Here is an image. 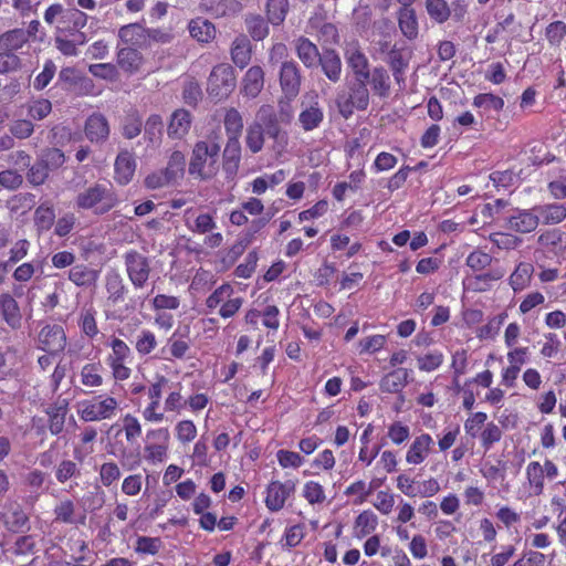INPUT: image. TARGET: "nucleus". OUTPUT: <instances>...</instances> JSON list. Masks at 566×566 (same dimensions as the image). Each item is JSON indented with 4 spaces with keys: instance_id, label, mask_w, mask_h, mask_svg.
Here are the masks:
<instances>
[{
    "instance_id": "1",
    "label": "nucleus",
    "mask_w": 566,
    "mask_h": 566,
    "mask_svg": "<svg viewBox=\"0 0 566 566\" xmlns=\"http://www.w3.org/2000/svg\"><path fill=\"white\" fill-rule=\"evenodd\" d=\"M46 24L54 27V34L83 33L87 24L86 13L76 8H64L61 3H52L43 14Z\"/></svg>"
},
{
    "instance_id": "2",
    "label": "nucleus",
    "mask_w": 566,
    "mask_h": 566,
    "mask_svg": "<svg viewBox=\"0 0 566 566\" xmlns=\"http://www.w3.org/2000/svg\"><path fill=\"white\" fill-rule=\"evenodd\" d=\"M118 202L117 196L111 185L95 182L75 198L77 209L92 210L95 214H104Z\"/></svg>"
},
{
    "instance_id": "3",
    "label": "nucleus",
    "mask_w": 566,
    "mask_h": 566,
    "mask_svg": "<svg viewBox=\"0 0 566 566\" xmlns=\"http://www.w3.org/2000/svg\"><path fill=\"white\" fill-rule=\"evenodd\" d=\"M220 146L213 140L196 143L189 163V174L200 179L213 177L219 169Z\"/></svg>"
},
{
    "instance_id": "4",
    "label": "nucleus",
    "mask_w": 566,
    "mask_h": 566,
    "mask_svg": "<svg viewBox=\"0 0 566 566\" xmlns=\"http://www.w3.org/2000/svg\"><path fill=\"white\" fill-rule=\"evenodd\" d=\"M75 409L84 422H98L113 419L119 410V402L115 397L103 394L78 401Z\"/></svg>"
},
{
    "instance_id": "5",
    "label": "nucleus",
    "mask_w": 566,
    "mask_h": 566,
    "mask_svg": "<svg viewBox=\"0 0 566 566\" xmlns=\"http://www.w3.org/2000/svg\"><path fill=\"white\" fill-rule=\"evenodd\" d=\"M108 347L111 353L106 356L105 361L112 371L113 378L119 381L127 380L132 375V369L127 365L132 356L129 346L123 339L113 337Z\"/></svg>"
},
{
    "instance_id": "6",
    "label": "nucleus",
    "mask_w": 566,
    "mask_h": 566,
    "mask_svg": "<svg viewBox=\"0 0 566 566\" xmlns=\"http://www.w3.org/2000/svg\"><path fill=\"white\" fill-rule=\"evenodd\" d=\"M170 433L168 428L159 427L147 430L144 446V459L148 463H163L168 458Z\"/></svg>"
},
{
    "instance_id": "7",
    "label": "nucleus",
    "mask_w": 566,
    "mask_h": 566,
    "mask_svg": "<svg viewBox=\"0 0 566 566\" xmlns=\"http://www.w3.org/2000/svg\"><path fill=\"white\" fill-rule=\"evenodd\" d=\"M367 80H356L350 85L349 94H338L336 105L339 114L344 118H349L355 109L365 111L369 105V92L366 84Z\"/></svg>"
},
{
    "instance_id": "8",
    "label": "nucleus",
    "mask_w": 566,
    "mask_h": 566,
    "mask_svg": "<svg viewBox=\"0 0 566 566\" xmlns=\"http://www.w3.org/2000/svg\"><path fill=\"white\" fill-rule=\"evenodd\" d=\"M235 83L233 67L229 64H219L210 73L207 91L210 96L221 101L231 94Z\"/></svg>"
},
{
    "instance_id": "9",
    "label": "nucleus",
    "mask_w": 566,
    "mask_h": 566,
    "mask_svg": "<svg viewBox=\"0 0 566 566\" xmlns=\"http://www.w3.org/2000/svg\"><path fill=\"white\" fill-rule=\"evenodd\" d=\"M295 489V481L287 480L281 482L279 480H272L265 488V507L273 513L283 510L286 501L294 495Z\"/></svg>"
},
{
    "instance_id": "10",
    "label": "nucleus",
    "mask_w": 566,
    "mask_h": 566,
    "mask_svg": "<svg viewBox=\"0 0 566 566\" xmlns=\"http://www.w3.org/2000/svg\"><path fill=\"white\" fill-rule=\"evenodd\" d=\"M124 261L128 279L135 289L145 286L150 274V264L147 256L129 250L124 254Z\"/></svg>"
},
{
    "instance_id": "11",
    "label": "nucleus",
    "mask_w": 566,
    "mask_h": 566,
    "mask_svg": "<svg viewBox=\"0 0 566 566\" xmlns=\"http://www.w3.org/2000/svg\"><path fill=\"white\" fill-rule=\"evenodd\" d=\"M224 128L229 137V144L226 154L234 161L237 166L240 160L239 136L243 128V118L237 108H229L224 114Z\"/></svg>"
},
{
    "instance_id": "12",
    "label": "nucleus",
    "mask_w": 566,
    "mask_h": 566,
    "mask_svg": "<svg viewBox=\"0 0 566 566\" xmlns=\"http://www.w3.org/2000/svg\"><path fill=\"white\" fill-rule=\"evenodd\" d=\"M36 346L49 354L63 352L66 346L64 328L57 324L44 325L38 334Z\"/></svg>"
},
{
    "instance_id": "13",
    "label": "nucleus",
    "mask_w": 566,
    "mask_h": 566,
    "mask_svg": "<svg viewBox=\"0 0 566 566\" xmlns=\"http://www.w3.org/2000/svg\"><path fill=\"white\" fill-rule=\"evenodd\" d=\"M345 60L347 65L352 69L356 80H368L369 77V63L367 56L361 51L358 42H348L345 46Z\"/></svg>"
},
{
    "instance_id": "14",
    "label": "nucleus",
    "mask_w": 566,
    "mask_h": 566,
    "mask_svg": "<svg viewBox=\"0 0 566 566\" xmlns=\"http://www.w3.org/2000/svg\"><path fill=\"white\" fill-rule=\"evenodd\" d=\"M84 133L91 143H104L111 133L107 118L101 113H93L85 122Z\"/></svg>"
},
{
    "instance_id": "15",
    "label": "nucleus",
    "mask_w": 566,
    "mask_h": 566,
    "mask_svg": "<svg viewBox=\"0 0 566 566\" xmlns=\"http://www.w3.org/2000/svg\"><path fill=\"white\" fill-rule=\"evenodd\" d=\"M434 444L429 433L417 436L406 452V462L411 465H419L428 458Z\"/></svg>"
},
{
    "instance_id": "16",
    "label": "nucleus",
    "mask_w": 566,
    "mask_h": 566,
    "mask_svg": "<svg viewBox=\"0 0 566 566\" xmlns=\"http://www.w3.org/2000/svg\"><path fill=\"white\" fill-rule=\"evenodd\" d=\"M280 84L282 91L287 97H294L298 94L301 76L295 62L285 61L282 63L280 71Z\"/></svg>"
},
{
    "instance_id": "17",
    "label": "nucleus",
    "mask_w": 566,
    "mask_h": 566,
    "mask_svg": "<svg viewBox=\"0 0 566 566\" xmlns=\"http://www.w3.org/2000/svg\"><path fill=\"white\" fill-rule=\"evenodd\" d=\"M1 521L7 530L18 532L25 526L28 516L18 502H8L3 506Z\"/></svg>"
},
{
    "instance_id": "18",
    "label": "nucleus",
    "mask_w": 566,
    "mask_h": 566,
    "mask_svg": "<svg viewBox=\"0 0 566 566\" xmlns=\"http://www.w3.org/2000/svg\"><path fill=\"white\" fill-rule=\"evenodd\" d=\"M324 119V112L318 101L302 103V111L298 114V123L305 132H311L319 127Z\"/></svg>"
},
{
    "instance_id": "19",
    "label": "nucleus",
    "mask_w": 566,
    "mask_h": 566,
    "mask_svg": "<svg viewBox=\"0 0 566 566\" xmlns=\"http://www.w3.org/2000/svg\"><path fill=\"white\" fill-rule=\"evenodd\" d=\"M115 180L119 185H127L132 181L135 170L136 160L133 153L128 150H122L115 160Z\"/></svg>"
},
{
    "instance_id": "20",
    "label": "nucleus",
    "mask_w": 566,
    "mask_h": 566,
    "mask_svg": "<svg viewBox=\"0 0 566 566\" xmlns=\"http://www.w3.org/2000/svg\"><path fill=\"white\" fill-rule=\"evenodd\" d=\"M264 86V72L261 66H251L242 78L241 93L244 96L254 98Z\"/></svg>"
},
{
    "instance_id": "21",
    "label": "nucleus",
    "mask_w": 566,
    "mask_h": 566,
    "mask_svg": "<svg viewBox=\"0 0 566 566\" xmlns=\"http://www.w3.org/2000/svg\"><path fill=\"white\" fill-rule=\"evenodd\" d=\"M77 326L83 335L93 339L99 334L97 311L93 305H84L77 313Z\"/></svg>"
},
{
    "instance_id": "22",
    "label": "nucleus",
    "mask_w": 566,
    "mask_h": 566,
    "mask_svg": "<svg viewBox=\"0 0 566 566\" xmlns=\"http://www.w3.org/2000/svg\"><path fill=\"white\" fill-rule=\"evenodd\" d=\"M185 222L187 228L197 234H208L217 229V222L212 214L202 212L193 216L190 209L185 213Z\"/></svg>"
},
{
    "instance_id": "23",
    "label": "nucleus",
    "mask_w": 566,
    "mask_h": 566,
    "mask_svg": "<svg viewBox=\"0 0 566 566\" xmlns=\"http://www.w3.org/2000/svg\"><path fill=\"white\" fill-rule=\"evenodd\" d=\"M0 314L11 328L17 329L21 326L22 315L20 307L9 293L0 294Z\"/></svg>"
},
{
    "instance_id": "24",
    "label": "nucleus",
    "mask_w": 566,
    "mask_h": 566,
    "mask_svg": "<svg viewBox=\"0 0 566 566\" xmlns=\"http://www.w3.org/2000/svg\"><path fill=\"white\" fill-rule=\"evenodd\" d=\"M538 217L532 210H520L516 214L511 216L507 220V227L511 230L521 232V233H530L534 231L538 226Z\"/></svg>"
},
{
    "instance_id": "25",
    "label": "nucleus",
    "mask_w": 566,
    "mask_h": 566,
    "mask_svg": "<svg viewBox=\"0 0 566 566\" xmlns=\"http://www.w3.org/2000/svg\"><path fill=\"white\" fill-rule=\"evenodd\" d=\"M87 42L85 33L54 34L55 48L65 56H76L78 46Z\"/></svg>"
},
{
    "instance_id": "26",
    "label": "nucleus",
    "mask_w": 566,
    "mask_h": 566,
    "mask_svg": "<svg viewBox=\"0 0 566 566\" xmlns=\"http://www.w3.org/2000/svg\"><path fill=\"white\" fill-rule=\"evenodd\" d=\"M527 490L531 495L538 496L544 492L545 472L538 461H531L525 469Z\"/></svg>"
},
{
    "instance_id": "27",
    "label": "nucleus",
    "mask_w": 566,
    "mask_h": 566,
    "mask_svg": "<svg viewBox=\"0 0 566 566\" xmlns=\"http://www.w3.org/2000/svg\"><path fill=\"white\" fill-rule=\"evenodd\" d=\"M539 245L555 255H560L566 250V233L559 229H552L538 237Z\"/></svg>"
},
{
    "instance_id": "28",
    "label": "nucleus",
    "mask_w": 566,
    "mask_h": 566,
    "mask_svg": "<svg viewBox=\"0 0 566 566\" xmlns=\"http://www.w3.org/2000/svg\"><path fill=\"white\" fill-rule=\"evenodd\" d=\"M117 63L126 73L135 74L142 70L144 57L134 48H123L117 53Z\"/></svg>"
},
{
    "instance_id": "29",
    "label": "nucleus",
    "mask_w": 566,
    "mask_h": 566,
    "mask_svg": "<svg viewBox=\"0 0 566 566\" xmlns=\"http://www.w3.org/2000/svg\"><path fill=\"white\" fill-rule=\"evenodd\" d=\"M191 126V116L190 113L186 109H177L172 113L169 125H168V136L171 138H182L186 136Z\"/></svg>"
},
{
    "instance_id": "30",
    "label": "nucleus",
    "mask_w": 566,
    "mask_h": 566,
    "mask_svg": "<svg viewBox=\"0 0 566 566\" xmlns=\"http://www.w3.org/2000/svg\"><path fill=\"white\" fill-rule=\"evenodd\" d=\"M295 50L298 59L306 67H313L318 64L321 57L319 51L307 38L300 36L296 39Z\"/></svg>"
},
{
    "instance_id": "31",
    "label": "nucleus",
    "mask_w": 566,
    "mask_h": 566,
    "mask_svg": "<svg viewBox=\"0 0 566 566\" xmlns=\"http://www.w3.org/2000/svg\"><path fill=\"white\" fill-rule=\"evenodd\" d=\"M538 222L557 224L566 218V207L560 203L542 205L534 208Z\"/></svg>"
},
{
    "instance_id": "32",
    "label": "nucleus",
    "mask_w": 566,
    "mask_h": 566,
    "mask_svg": "<svg viewBox=\"0 0 566 566\" xmlns=\"http://www.w3.org/2000/svg\"><path fill=\"white\" fill-rule=\"evenodd\" d=\"M53 513L55 521L65 524H77L85 521V515L77 514L74 502L69 499L60 501L55 505Z\"/></svg>"
},
{
    "instance_id": "33",
    "label": "nucleus",
    "mask_w": 566,
    "mask_h": 566,
    "mask_svg": "<svg viewBox=\"0 0 566 566\" xmlns=\"http://www.w3.org/2000/svg\"><path fill=\"white\" fill-rule=\"evenodd\" d=\"M504 276V271L501 269H493L483 274H478L469 277L465 282L467 289L474 292H485L491 289L492 282L499 281Z\"/></svg>"
},
{
    "instance_id": "34",
    "label": "nucleus",
    "mask_w": 566,
    "mask_h": 566,
    "mask_svg": "<svg viewBox=\"0 0 566 566\" xmlns=\"http://www.w3.org/2000/svg\"><path fill=\"white\" fill-rule=\"evenodd\" d=\"M244 143L252 154L262 151L265 144V129L261 123L254 120L248 125Z\"/></svg>"
},
{
    "instance_id": "35",
    "label": "nucleus",
    "mask_w": 566,
    "mask_h": 566,
    "mask_svg": "<svg viewBox=\"0 0 566 566\" xmlns=\"http://www.w3.org/2000/svg\"><path fill=\"white\" fill-rule=\"evenodd\" d=\"M322 65L324 74L332 82H338L342 74V61L339 55L334 50L324 51L318 60Z\"/></svg>"
},
{
    "instance_id": "36",
    "label": "nucleus",
    "mask_w": 566,
    "mask_h": 566,
    "mask_svg": "<svg viewBox=\"0 0 566 566\" xmlns=\"http://www.w3.org/2000/svg\"><path fill=\"white\" fill-rule=\"evenodd\" d=\"M190 35L201 43H209L216 36L214 25L207 19L196 18L188 25Z\"/></svg>"
},
{
    "instance_id": "37",
    "label": "nucleus",
    "mask_w": 566,
    "mask_h": 566,
    "mask_svg": "<svg viewBox=\"0 0 566 566\" xmlns=\"http://www.w3.org/2000/svg\"><path fill=\"white\" fill-rule=\"evenodd\" d=\"M378 526V517L371 510H365L357 515L354 522V535L364 538L370 535Z\"/></svg>"
},
{
    "instance_id": "38",
    "label": "nucleus",
    "mask_w": 566,
    "mask_h": 566,
    "mask_svg": "<svg viewBox=\"0 0 566 566\" xmlns=\"http://www.w3.org/2000/svg\"><path fill=\"white\" fill-rule=\"evenodd\" d=\"M409 371L397 368L387 374L380 381V389L385 392L396 394L401 391L408 382Z\"/></svg>"
},
{
    "instance_id": "39",
    "label": "nucleus",
    "mask_w": 566,
    "mask_h": 566,
    "mask_svg": "<svg viewBox=\"0 0 566 566\" xmlns=\"http://www.w3.org/2000/svg\"><path fill=\"white\" fill-rule=\"evenodd\" d=\"M105 287L108 294V301L117 304L124 301L126 286L123 277L116 271H111L105 276Z\"/></svg>"
},
{
    "instance_id": "40",
    "label": "nucleus",
    "mask_w": 566,
    "mask_h": 566,
    "mask_svg": "<svg viewBox=\"0 0 566 566\" xmlns=\"http://www.w3.org/2000/svg\"><path fill=\"white\" fill-rule=\"evenodd\" d=\"M55 210L51 202L41 203L34 211V226L39 233L49 231L54 224Z\"/></svg>"
},
{
    "instance_id": "41",
    "label": "nucleus",
    "mask_w": 566,
    "mask_h": 566,
    "mask_svg": "<svg viewBox=\"0 0 566 566\" xmlns=\"http://www.w3.org/2000/svg\"><path fill=\"white\" fill-rule=\"evenodd\" d=\"M369 84L374 93L380 97H386L390 92V77L384 67H375L369 71Z\"/></svg>"
},
{
    "instance_id": "42",
    "label": "nucleus",
    "mask_w": 566,
    "mask_h": 566,
    "mask_svg": "<svg viewBox=\"0 0 566 566\" xmlns=\"http://www.w3.org/2000/svg\"><path fill=\"white\" fill-rule=\"evenodd\" d=\"M28 42V33L23 29L9 30L0 35V49L14 52Z\"/></svg>"
},
{
    "instance_id": "43",
    "label": "nucleus",
    "mask_w": 566,
    "mask_h": 566,
    "mask_svg": "<svg viewBox=\"0 0 566 566\" xmlns=\"http://www.w3.org/2000/svg\"><path fill=\"white\" fill-rule=\"evenodd\" d=\"M147 29L138 23H132L124 25L118 31V36L122 42L133 45L140 46L144 44L146 39Z\"/></svg>"
},
{
    "instance_id": "44",
    "label": "nucleus",
    "mask_w": 566,
    "mask_h": 566,
    "mask_svg": "<svg viewBox=\"0 0 566 566\" xmlns=\"http://www.w3.org/2000/svg\"><path fill=\"white\" fill-rule=\"evenodd\" d=\"M233 63L240 69L245 67L251 60V45L245 36L237 38L231 48Z\"/></svg>"
},
{
    "instance_id": "45",
    "label": "nucleus",
    "mask_w": 566,
    "mask_h": 566,
    "mask_svg": "<svg viewBox=\"0 0 566 566\" xmlns=\"http://www.w3.org/2000/svg\"><path fill=\"white\" fill-rule=\"evenodd\" d=\"M69 280L77 286H90L97 280V272L84 264H77L70 269Z\"/></svg>"
},
{
    "instance_id": "46",
    "label": "nucleus",
    "mask_w": 566,
    "mask_h": 566,
    "mask_svg": "<svg viewBox=\"0 0 566 566\" xmlns=\"http://www.w3.org/2000/svg\"><path fill=\"white\" fill-rule=\"evenodd\" d=\"M174 433L177 439V441L182 444L187 446L195 441L198 429L195 422L190 419H182L176 422L174 427Z\"/></svg>"
},
{
    "instance_id": "47",
    "label": "nucleus",
    "mask_w": 566,
    "mask_h": 566,
    "mask_svg": "<svg viewBox=\"0 0 566 566\" xmlns=\"http://www.w3.org/2000/svg\"><path fill=\"white\" fill-rule=\"evenodd\" d=\"M399 27L402 33L412 39L418 33V22L412 8H401L398 15Z\"/></svg>"
},
{
    "instance_id": "48",
    "label": "nucleus",
    "mask_w": 566,
    "mask_h": 566,
    "mask_svg": "<svg viewBox=\"0 0 566 566\" xmlns=\"http://www.w3.org/2000/svg\"><path fill=\"white\" fill-rule=\"evenodd\" d=\"M102 365L99 363L85 364L80 373L81 382L86 387H99L103 385L101 375Z\"/></svg>"
},
{
    "instance_id": "49",
    "label": "nucleus",
    "mask_w": 566,
    "mask_h": 566,
    "mask_svg": "<svg viewBox=\"0 0 566 566\" xmlns=\"http://www.w3.org/2000/svg\"><path fill=\"white\" fill-rule=\"evenodd\" d=\"M533 266L530 263H520L515 271L510 276V285L512 289L517 292L524 290L530 281L532 275Z\"/></svg>"
},
{
    "instance_id": "50",
    "label": "nucleus",
    "mask_w": 566,
    "mask_h": 566,
    "mask_svg": "<svg viewBox=\"0 0 566 566\" xmlns=\"http://www.w3.org/2000/svg\"><path fill=\"white\" fill-rule=\"evenodd\" d=\"M504 99L492 93H480L474 96L472 105L483 111L501 112L504 108Z\"/></svg>"
},
{
    "instance_id": "51",
    "label": "nucleus",
    "mask_w": 566,
    "mask_h": 566,
    "mask_svg": "<svg viewBox=\"0 0 566 566\" xmlns=\"http://www.w3.org/2000/svg\"><path fill=\"white\" fill-rule=\"evenodd\" d=\"M302 496L311 505L323 504L326 501V494L323 485L313 480L304 483Z\"/></svg>"
},
{
    "instance_id": "52",
    "label": "nucleus",
    "mask_w": 566,
    "mask_h": 566,
    "mask_svg": "<svg viewBox=\"0 0 566 566\" xmlns=\"http://www.w3.org/2000/svg\"><path fill=\"white\" fill-rule=\"evenodd\" d=\"M289 11V0H268L266 14L273 25H280Z\"/></svg>"
},
{
    "instance_id": "53",
    "label": "nucleus",
    "mask_w": 566,
    "mask_h": 566,
    "mask_svg": "<svg viewBox=\"0 0 566 566\" xmlns=\"http://www.w3.org/2000/svg\"><path fill=\"white\" fill-rule=\"evenodd\" d=\"M185 166V155L179 150H175L171 153L167 167L164 169V171L171 179V181L175 182L184 176Z\"/></svg>"
},
{
    "instance_id": "54",
    "label": "nucleus",
    "mask_w": 566,
    "mask_h": 566,
    "mask_svg": "<svg viewBox=\"0 0 566 566\" xmlns=\"http://www.w3.org/2000/svg\"><path fill=\"white\" fill-rule=\"evenodd\" d=\"M426 9L429 17L438 23L446 22L451 14L446 0H426Z\"/></svg>"
},
{
    "instance_id": "55",
    "label": "nucleus",
    "mask_w": 566,
    "mask_h": 566,
    "mask_svg": "<svg viewBox=\"0 0 566 566\" xmlns=\"http://www.w3.org/2000/svg\"><path fill=\"white\" fill-rule=\"evenodd\" d=\"M233 294L234 290L230 284H222L208 296L206 300V305L211 311L217 307H221L227 303L226 300H229Z\"/></svg>"
},
{
    "instance_id": "56",
    "label": "nucleus",
    "mask_w": 566,
    "mask_h": 566,
    "mask_svg": "<svg viewBox=\"0 0 566 566\" xmlns=\"http://www.w3.org/2000/svg\"><path fill=\"white\" fill-rule=\"evenodd\" d=\"M157 347L156 335L149 329H142L135 340V349L142 355L150 354Z\"/></svg>"
},
{
    "instance_id": "57",
    "label": "nucleus",
    "mask_w": 566,
    "mask_h": 566,
    "mask_svg": "<svg viewBox=\"0 0 566 566\" xmlns=\"http://www.w3.org/2000/svg\"><path fill=\"white\" fill-rule=\"evenodd\" d=\"M56 65L52 60H46L42 71L33 80V88L38 92L43 91L56 74Z\"/></svg>"
},
{
    "instance_id": "58",
    "label": "nucleus",
    "mask_w": 566,
    "mask_h": 566,
    "mask_svg": "<svg viewBox=\"0 0 566 566\" xmlns=\"http://www.w3.org/2000/svg\"><path fill=\"white\" fill-rule=\"evenodd\" d=\"M52 111V104L49 99L39 98L27 105V115L31 120H42Z\"/></svg>"
},
{
    "instance_id": "59",
    "label": "nucleus",
    "mask_w": 566,
    "mask_h": 566,
    "mask_svg": "<svg viewBox=\"0 0 566 566\" xmlns=\"http://www.w3.org/2000/svg\"><path fill=\"white\" fill-rule=\"evenodd\" d=\"M123 431L125 433V438L127 442L134 443L136 442L143 432L140 421L133 415L126 413L123 417Z\"/></svg>"
},
{
    "instance_id": "60",
    "label": "nucleus",
    "mask_w": 566,
    "mask_h": 566,
    "mask_svg": "<svg viewBox=\"0 0 566 566\" xmlns=\"http://www.w3.org/2000/svg\"><path fill=\"white\" fill-rule=\"evenodd\" d=\"M81 470L77 463L73 460H63L55 468V478L60 483H65L72 478H77Z\"/></svg>"
},
{
    "instance_id": "61",
    "label": "nucleus",
    "mask_w": 566,
    "mask_h": 566,
    "mask_svg": "<svg viewBox=\"0 0 566 566\" xmlns=\"http://www.w3.org/2000/svg\"><path fill=\"white\" fill-rule=\"evenodd\" d=\"M10 134L18 139H27L34 133V124L31 119H13L9 126Z\"/></svg>"
},
{
    "instance_id": "62",
    "label": "nucleus",
    "mask_w": 566,
    "mask_h": 566,
    "mask_svg": "<svg viewBox=\"0 0 566 566\" xmlns=\"http://www.w3.org/2000/svg\"><path fill=\"white\" fill-rule=\"evenodd\" d=\"M305 537V527L302 524L292 525L285 528L282 547L291 549L296 547Z\"/></svg>"
},
{
    "instance_id": "63",
    "label": "nucleus",
    "mask_w": 566,
    "mask_h": 566,
    "mask_svg": "<svg viewBox=\"0 0 566 566\" xmlns=\"http://www.w3.org/2000/svg\"><path fill=\"white\" fill-rule=\"evenodd\" d=\"M387 436L394 444L400 446L409 440L410 427L401 421H395L388 426Z\"/></svg>"
},
{
    "instance_id": "64",
    "label": "nucleus",
    "mask_w": 566,
    "mask_h": 566,
    "mask_svg": "<svg viewBox=\"0 0 566 566\" xmlns=\"http://www.w3.org/2000/svg\"><path fill=\"white\" fill-rule=\"evenodd\" d=\"M491 254L481 250L472 251L465 260V264L474 272L483 271L492 263Z\"/></svg>"
}]
</instances>
